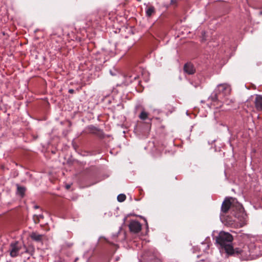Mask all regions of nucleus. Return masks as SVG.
Listing matches in <instances>:
<instances>
[{
  "label": "nucleus",
  "mask_w": 262,
  "mask_h": 262,
  "mask_svg": "<svg viewBox=\"0 0 262 262\" xmlns=\"http://www.w3.org/2000/svg\"><path fill=\"white\" fill-rule=\"evenodd\" d=\"M230 208H231L233 211H234L235 209L237 210V212L233 213V215L240 221V227H242L245 225L247 215L242 204L238 203L235 198H226L225 199L222 204L221 215H223V213H227Z\"/></svg>",
  "instance_id": "f257e3e1"
},
{
  "label": "nucleus",
  "mask_w": 262,
  "mask_h": 262,
  "mask_svg": "<svg viewBox=\"0 0 262 262\" xmlns=\"http://www.w3.org/2000/svg\"><path fill=\"white\" fill-rule=\"evenodd\" d=\"M233 236L228 232H221L216 237V243L224 249L227 253L231 255L234 252V248L232 245Z\"/></svg>",
  "instance_id": "f03ea898"
},
{
  "label": "nucleus",
  "mask_w": 262,
  "mask_h": 262,
  "mask_svg": "<svg viewBox=\"0 0 262 262\" xmlns=\"http://www.w3.org/2000/svg\"><path fill=\"white\" fill-rule=\"evenodd\" d=\"M10 255L12 257H16L19 254H22L24 252L27 251V248L25 245L15 242L11 243L10 248Z\"/></svg>",
  "instance_id": "7ed1b4c3"
},
{
  "label": "nucleus",
  "mask_w": 262,
  "mask_h": 262,
  "mask_svg": "<svg viewBox=\"0 0 262 262\" xmlns=\"http://www.w3.org/2000/svg\"><path fill=\"white\" fill-rule=\"evenodd\" d=\"M216 91L217 94L221 98L229 95L230 94L231 88L230 86L227 83H222L217 85L214 90Z\"/></svg>",
  "instance_id": "20e7f679"
},
{
  "label": "nucleus",
  "mask_w": 262,
  "mask_h": 262,
  "mask_svg": "<svg viewBox=\"0 0 262 262\" xmlns=\"http://www.w3.org/2000/svg\"><path fill=\"white\" fill-rule=\"evenodd\" d=\"M128 227L131 232L138 233L141 230L142 225L139 222L136 220H132L129 223Z\"/></svg>",
  "instance_id": "39448f33"
},
{
  "label": "nucleus",
  "mask_w": 262,
  "mask_h": 262,
  "mask_svg": "<svg viewBox=\"0 0 262 262\" xmlns=\"http://www.w3.org/2000/svg\"><path fill=\"white\" fill-rule=\"evenodd\" d=\"M221 98L220 96L217 94L216 93V91H214L211 94V95L208 97V100L209 101H210L214 105H219L221 106V105H220V101L219 100V98Z\"/></svg>",
  "instance_id": "423d86ee"
},
{
  "label": "nucleus",
  "mask_w": 262,
  "mask_h": 262,
  "mask_svg": "<svg viewBox=\"0 0 262 262\" xmlns=\"http://www.w3.org/2000/svg\"><path fill=\"white\" fill-rule=\"evenodd\" d=\"M183 70L185 73L188 75L194 74L196 72V69L194 66L190 62L185 63L183 67Z\"/></svg>",
  "instance_id": "0eeeda50"
},
{
  "label": "nucleus",
  "mask_w": 262,
  "mask_h": 262,
  "mask_svg": "<svg viewBox=\"0 0 262 262\" xmlns=\"http://www.w3.org/2000/svg\"><path fill=\"white\" fill-rule=\"evenodd\" d=\"M255 108L258 111H262V95H256L254 100Z\"/></svg>",
  "instance_id": "6e6552de"
},
{
  "label": "nucleus",
  "mask_w": 262,
  "mask_h": 262,
  "mask_svg": "<svg viewBox=\"0 0 262 262\" xmlns=\"http://www.w3.org/2000/svg\"><path fill=\"white\" fill-rule=\"evenodd\" d=\"M156 12L155 9L153 6L147 7L145 9L146 16L148 17H150Z\"/></svg>",
  "instance_id": "1a4fd4ad"
},
{
  "label": "nucleus",
  "mask_w": 262,
  "mask_h": 262,
  "mask_svg": "<svg viewBox=\"0 0 262 262\" xmlns=\"http://www.w3.org/2000/svg\"><path fill=\"white\" fill-rule=\"evenodd\" d=\"M43 235L39 234L36 232H32L30 235L31 238L36 242H40L42 240Z\"/></svg>",
  "instance_id": "9d476101"
},
{
  "label": "nucleus",
  "mask_w": 262,
  "mask_h": 262,
  "mask_svg": "<svg viewBox=\"0 0 262 262\" xmlns=\"http://www.w3.org/2000/svg\"><path fill=\"white\" fill-rule=\"evenodd\" d=\"M148 113L147 112L144 111V110L141 112L139 116V118L142 120H146V119L148 118Z\"/></svg>",
  "instance_id": "9b49d317"
},
{
  "label": "nucleus",
  "mask_w": 262,
  "mask_h": 262,
  "mask_svg": "<svg viewBox=\"0 0 262 262\" xmlns=\"http://www.w3.org/2000/svg\"><path fill=\"white\" fill-rule=\"evenodd\" d=\"M17 193H19L21 196H23L25 194L26 188L24 187L20 186L17 184Z\"/></svg>",
  "instance_id": "f8f14e48"
},
{
  "label": "nucleus",
  "mask_w": 262,
  "mask_h": 262,
  "mask_svg": "<svg viewBox=\"0 0 262 262\" xmlns=\"http://www.w3.org/2000/svg\"><path fill=\"white\" fill-rule=\"evenodd\" d=\"M126 199V195L124 194H119L117 196V200L119 202H122L124 201Z\"/></svg>",
  "instance_id": "ddd939ff"
},
{
  "label": "nucleus",
  "mask_w": 262,
  "mask_h": 262,
  "mask_svg": "<svg viewBox=\"0 0 262 262\" xmlns=\"http://www.w3.org/2000/svg\"><path fill=\"white\" fill-rule=\"evenodd\" d=\"M110 73L112 76H117L119 74V72L117 70H116L115 68H113L112 69H111L110 70Z\"/></svg>",
  "instance_id": "4468645a"
},
{
  "label": "nucleus",
  "mask_w": 262,
  "mask_h": 262,
  "mask_svg": "<svg viewBox=\"0 0 262 262\" xmlns=\"http://www.w3.org/2000/svg\"><path fill=\"white\" fill-rule=\"evenodd\" d=\"M244 252V251L243 250L240 249L239 248H235L234 249V252L232 254H242Z\"/></svg>",
  "instance_id": "2eb2a0df"
},
{
  "label": "nucleus",
  "mask_w": 262,
  "mask_h": 262,
  "mask_svg": "<svg viewBox=\"0 0 262 262\" xmlns=\"http://www.w3.org/2000/svg\"><path fill=\"white\" fill-rule=\"evenodd\" d=\"M119 233V232H118L116 234H113L112 235V238L114 239V241L117 242V241L116 240V238L118 236Z\"/></svg>",
  "instance_id": "dca6fc26"
},
{
  "label": "nucleus",
  "mask_w": 262,
  "mask_h": 262,
  "mask_svg": "<svg viewBox=\"0 0 262 262\" xmlns=\"http://www.w3.org/2000/svg\"><path fill=\"white\" fill-rule=\"evenodd\" d=\"M37 217L38 219H43V216L42 214H39L38 215H37Z\"/></svg>",
  "instance_id": "f3484780"
},
{
  "label": "nucleus",
  "mask_w": 262,
  "mask_h": 262,
  "mask_svg": "<svg viewBox=\"0 0 262 262\" xmlns=\"http://www.w3.org/2000/svg\"><path fill=\"white\" fill-rule=\"evenodd\" d=\"M74 92V90L73 89L69 90V93L70 94H73Z\"/></svg>",
  "instance_id": "a211bd4d"
},
{
  "label": "nucleus",
  "mask_w": 262,
  "mask_h": 262,
  "mask_svg": "<svg viewBox=\"0 0 262 262\" xmlns=\"http://www.w3.org/2000/svg\"><path fill=\"white\" fill-rule=\"evenodd\" d=\"M65 187L67 189H69L71 187V185L67 184Z\"/></svg>",
  "instance_id": "6ab92c4d"
},
{
  "label": "nucleus",
  "mask_w": 262,
  "mask_h": 262,
  "mask_svg": "<svg viewBox=\"0 0 262 262\" xmlns=\"http://www.w3.org/2000/svg\"><path fill=\"white\" fill-rule=\"evenodd\" d=\"M129 47H130L129 46H127V47H125L124 49V52L127 51L129 49Z\"/></svg>",
  "instance_id": "aec40b11"
},
{
  "label": "nucleus",
  "mask_w": 262,
  "mask_h": 262,
  "mask_svg": "<svg viewBox=\"0 0 262 262\" xmlns=\"http://www.w3.org/2000/svg\"><path fill=\"white\" fill-rule=\"evenodd\" d=\"M120 259V257L119 256H117L116 258H115V260L116 261H118Z\"/></svg>",
  "instance_id": "412c9836"
},
{
  "label": "nucleus",
  "mask_w": 262,
  "mask_h": 262,
  "mask_svg": "<svg viewBox=\"0 0 262 262\" xmlns=\"http://www.w3.org/2000/svg\"><path fill=\"white\" fill-rule=\"evenodd\" d=\"M106 242H107V243H110V244H113V242H110V241H107V240H106Z\"/></svg>",
  "instance_id": "4be33fe9"
},
{
  "label": "nucleus",
  "mask_w": 262,
  "mask_h": 262,
  "mask_svg": "<svg viewBox=\"0 0 262 262\" xmlns=\"http://www.w3.org/2000/svg\"><path fill=\"white\" fill-rule=\"evenodd\" d=\"M117 47L118 49H119L121 47V45L120 43L118 44Z\"/></svg>",
  "instance_id": "5701e85b"
},
{
  "label": "nucleus",
  "mask_w": 262,
  "mask_h": 262,
  "mask_svg": "<svg viewBox=\"0 0 262 262\" xmlns=\"http://www.w3.org/2000/svg\"><path fill=\"white\" fill-rule=\"evenodd\" d=\"M34 208H35V209H37V208H39V207H38V206H34Z\"/></svg>",
  "instance_id": "b1692460"
}]
</instances>
